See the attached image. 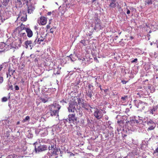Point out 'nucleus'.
<instances>
[{"label":"nucleus","instance_id":"13d9d810","mask_svg":"<svg viewBox=\"0 0 158 158\" xmlns=\"http://www.w3.org/2000/svg\"><path fill=\"white\" fill-rule=\"evenodd\" d=\"M121 82L123 84H124L126 83L127 81L124 80H122Z\"/></svg>","mask_w":158,"mask_h":158},{"label":"nucleus","instance_id":"603ef678","mask_svg":"<svg viewBox=\"0 0 158 158\" xmlns=\"http://www.w3.org/2000/svg\"><path fill=\"white\" fill-rule=\"evenodd\" d=\"M3 81V77H0V84H2Z\"/></svg>","mask_w":158,"mask_h":158},{"label":"nucleus","instance_id":"f03ea898","mask_svg":"<svg viewBox=\"0 0 158 158\" xmlns=\"http://www.w3.org/2000/svg\"><path fill=\"white\" fill-rule=\"evenodd\" d=\"M51 143L48 146L46 145H41L40 144V141H36L34 143V145L35 147V152L36 153H39L44 151L47 150L48 149V147L51 146Z\"/></svg>","mask_w":158,"mask_h":158},{"label":"nucleus","instance_id":"cd10ccee","mask_svg":"<svg viewBox=\"0 0 158 158\" xmlns=\"http://www.w3.org/2000/svg\"><path fill=\"white\" fill-rule=\"evenodd\" d=\"M28 133L27 135V137L29 139L32 138L33 136V135L31 131H28Z\"/></svg>","mask_w":158,"mask_h":158},{"label":"nucleus","instance_id":"f257e3e1","mask_svg":"<svg viewBox=\"0 0 158 158\" xmlns=\"http://www.w3.org/2000/svg\"><path fill=\"white\" fill-rule=\"evenodd\" d=\"M51 145V146L48 147V150H51V153L48 152L45 156L44 158H58L57 152H59L58 148L56 147V145L54 143H52Z\"/></svg>","mask_w":158,"mask_h":158},{"label":"nucleus","instance_id":"e433bc0d","mask_svg":"<svg viewBox=\"0 0 158 158\" xmlns=\"http://www.w3.org/2000/svg\"><path fill=\"white\" fill-rule=\"evenodd\" d=\"M153 1L152 0H147L146 2L148 5H151L152 4Z\"/></svg>","mask_w":158,"mask_h":158},{"label":"nucleus","instance_id":"72a5a7b5","mask_svg":"<svg viewBox=\"0 0 158 158\" xmlns=\"http://www.w3.org/2000/svg\"><path fill=\"white\" fill-rule=\"evenodd\" d=\"M158 69H156L155 71V75L154 76V77L155 79L158 78Z\"/></svg>","mask_w":158,"mask_h":158},{"label":"nucleus","instance_id":"ea45409f","mask_svg":"<svg viewBox=\"0 0 158 158\" xmlns=\"http://www.w3.org/2000/svg\"><path fill=\"white\" fill-rule=\"evenodd\" d=\"M127 96H124L123 97H121V99L123 101H126L127 99Z\"/></svg>","mask_w":158,"mask_h":158},{"label":"nucleus","instance_id":"a19ab883","mask_svg":"<svg viewBox=\"0 0 158 158\" xmlns=\"http://www.w3.org/2000/svg\"><path fill=\"white\" fill-rule=\"evenodd\" d=\"M8 2L6 0H4L3 2V5L4 6H6L7 5Z\"/></svg>","mask_w":158,"mask_h":158},{"label":"nucleus","instance_id":"de8ad7c7","mask_svg":"<svg viewBox=\"0 0 158 158\" xmlns=\"http://www.w3.org/2000/svg\"><path fill=\"white\" fill-rule=\"evenodd\" d=\"M7 100V98L6 97H3L2 99V102H5Z\"/></svg>","mask_w":158,"mask_h":158},{"label":"nucleus","instance_id":"a211bd4d","mask_svg":"<svg viewBox=\"0 0 158 158\" xmlns=\"http://www.w3.org/2000/svg\"><path fill=\"white\" fill-rule=\"evenodd\" d=\"M117 2L116 0H111L109 6L112 8H114L116 7Z\"/></svg>","mask_w":158,"mask_h":158},{"label":"nucleus","instance_id":"dca6fc26","mask_svg":"<svg viewBox=\"0 0 158 158\" xmlns=\"http://www.w3.org/2000/svg\"><path fill=\"white\" fill-rule=\"evenodd\" d=\"M28 2L27 1V12L28 14H31L32 13L33 11L35 9V8L32 5H28L27 3Z\"/></svg>","mask_w":158,"mask_h":158},{"label":"nucleus","instance_id":"6e6552de","mask_svg":"<svg viewBox=\"0 0 158 158\" xmlns=\"http://www.w3.org/2000/svg\"><path fill=\"white\" fill-rule=\"evenodd\" d=\"M18 37L19 39L20 44H21L23 40L27 38L26 33L22 30L19 31L18 33Z\"/></svg>","mask_w":158,"mask_h":158},{"label":"nucleus","instance_id":"8fccbe9b","mask_svg":"<svg viewBox=\"0 0 158 158\" xmlns=\"http://www.w3.org/2000/svg\"><path fill=\"white\" fill-rule=\"evenodd\" d=\"M139 118V120L140 121V122L141 123L143 122V118L139 116H138Z\"/></svg>","mask_w":158,"mask_h":158},{"label":"nucleus","instance_id":"f8f14e48","mask_svg":"<svg viewBox=\"0 0 158 158\" xmlns=\"http://www.w3.org/2000/svg\"><path fill=\"white\" fill-rule=\"evenodd\" d=\"M37 38H38V36H37ZM37 38L34 41V42L33 43L32 41L31 40H27L25 42V44L26 46V47L27 48H28L29 46V48L30 49H31L37 43Z\"/></svg>","mask_w":158,"mask_h":158},{"label":"nucleus","instance_id":"423d86ee","mask_svg":"<svg viewBox=\"0 0 158 158\" xmlns=\"http://www.w3.org/2000/svg\"><path fill=\"white\" fill-rule=\"evenodd\" d=\"M77 106V103L75 101H71L69 103V106L68 108L69 112H74L76 110V107Z\"/></svg>","mask_w":158,"mask_h":158},{"label":"nucleus","instance_id":"9d476101","mask_svg":"<svg viewBox=\"0 0 158 158\" xmlns=\"http://www.w3.org/2000/svg\"><path fill=\"white\" fill-rule=\"evenodd\" d=\"M62 126L61 125H57L54 126L52 127V133L53 135L60 132L62 130Z\"/></svg>","mask_w":158,"mask_h":158},{"label":"nucleus","instance_id":"4be33fe9","mask_svg":"<svg viewBox=\"0 0 158 158\" xmlns=\"http://www.w3.org/2000/svg\"><path fill=\"white\" fill-rule=\"evenodd\" d=\"M47 35V34L45 35L44 37L41 36L40 38H39L37 41V43L38 44H40L41 42L43 41L45 38V37Z\"/></svg>","mask_w":158,"mask_h":158},{"label":"nucleus","instance_id":"c756f323","mask_svg":"<svg viewBox=\"0 0 158 158\" xmlns=\"http://www.w3.org/2000/svg\"><path fill=\"white\" fill-rule=\"evenodd\" d=\"M40 100H41V102H43L44 103H46L48 101V98H40Z\"/></svg>","mask_w":158,"mask_h":158},{"label":"nucleus","instance_id":"c85d7f7f","mask_svg":"<svg viewBox=\"0 0 158 158\" xmlns=\"http://www.w3.org/2000/svg\"><path fill=\"white\" fill-rule=\"evenodd\" d=\"M84 103L83 100L81 98H79L78 100V104L79 105H81Z\"/></svg>","mask_w":158,"mask_h":158},{"label":"nucleus","instance_id":"bb28decb","mask_svg":"<svg viewBox=\"0 0 158 158\" xmlns=\"http://www.w3.org/2000/svg\"><path fill=\"white\" fill-rule=\"evenodd\" d=\"M8 72L9 76L10 77L11 75H13L14 73L15 72V70L9 68L8 69Z\"/></svg>","mask_w":158,"mask_h":158},{"label":"nucleus","instance_id":"f704fd0d","mask_svg":"<svg viewBox=\"0 0 158 158\" xmlns=\"http://www.w3.org/2000/svg\"><path fill=\"white\" fill-rule=\"evenodd\" d=\"M88 86L89 89H88L92 91L94 89L93 87V85H91L90 84H88Z\"/></svg>","mask_w":158,"mask_h":158},{"label":"nucleus","instance_id":"a18cd8bd","mask_svg":"<svg viewBox=\"0 0 158 158\" xmlns=\"http://www.w3.org/2000/svg\"><path fill=\"white\" fill-rule=\"evenodd\" d=\"M29 119L30 117L29 116H27L25 117V118L23 119V121L24 122H25L27 121H29Z\"/></svg>","mask_w":158,"mask_h":158},{"label":"nucleus","instance_id":"4c0bfd02","mask_svg":"<svg viewBox=\"0 0 158 158\" xmlns=\"http://www.w3.org/2000/svg\"><path fill=\"white\" fill-rule=\"evenodd\" d=\"M21 20L23 21H25L27 20V15H25V16H22L21 18Z\"/></svg>","mask_w":158,"mask_h":158},{"label":"nucleus","instance_id":"7c9ffc66","mask_svg":"<svg viewBox=\"0 0 158 158\" xmlns=\"http://www.w3.org/2000/svg\"><path fill=\"white\" fill-rule=\"evenodd\" d=\"M134 8H133V7H131L130 8V10L127 7L126 8V10H127L126 13L128 15L130 14V10H134Z\"/></svg>","mask_w":158,"mask_h":158},{"label":"nucleus","instance_id":"c9c22d12","mask_svg":"<svg viewBox=\"0 0 158 158\" xmlns=\"http://www.w3.org/2000/svg\"><path fill=\"white\" fill-rule=\"evenodd\" d=\"M5 44L4 43H0V49H2L5 47Z\"/></svg>","mask_w":158,"mask_h":158},{"label":"nucleus","instance_id":"3c124183","mask_svg":"<svg viewBox=\"0 0 158 158\" xmlns=\"http://www.w3.org/2000/svg\"><path fill=\"white\" fill-rule=\"evenodd\" d=\"M137 60H138L137 59V58H135L134 60H132L131 61V62L132 63H134V62L137 63Z\"/></svg>","mask_w":158,"mask_h":158},{"label":"nucleus","instance_id":"69168bd1","mask_svg":"<svg viewBox=\"0 0 158 158\" xmlns=\"http://www.w3.org/2000/svg\"><path fill=\"white\" fill-rule=\"evenodd\" d=\"M104 92L105 94H107V92L108 90V89H106L104 90Z\"/></svg>","mask_w":158,"mask_h":158},{"label":"nucleus","instance_id":"680f3d73","mask_svg":"<svg viewBox=\"0 0 158 158\" xmlns=\"http://www.w3.org/2000/svg\"><path fill=\"white\" fill-rule=\"evenodd\" d=\"M3 64H2L0 65V71L1 70L3 67Z\"/></svg>","mask_w":158,"mask_h":158},{"label":"nucleus","instance_id":"ddd939ff","mask_svg":"<svg viewBox=\"0 0 158 158\" xmlns=\"http://www.w3.org/2000/svg\"><path fill=\"white\" fill-rule=\"evenodd\" d=\"M147 123L149 126V127L148 128V130L154 129L156 126L155 123L151 119L147 121Z\"/></svg>","mask_w":158,"mask_h":158},{"label":"nucleus","instance_id":"39448f33","mask_svg":"<svg viewBox=\"0 0 158 158\" xmlns=\"http://www.w3.org/2000/svg\"><path fill=\"white\" fill-rule=\"evenodd\" d=\"M134 102L135 106L139 108V110L141 111L143 110L146 106H147L148 104L140 100H135Z\"/></svg>","mask_w":158,"mask_h":158},{"label":"nucleus","instance_id":"9b49d317","mask_svg":"<svg viewBox=\"0 0 158 158\" xmlns=\"http://www.w3.org/2000/svg\"><path fill=\"white\" fill-rule=\"evenodd\" d=\"M69 119H65V121L69 122V123H77V117H76L75 114H69L68 115Z\"/></svg>","mask_w":158,"mask_h":158},{"label":"nucleus","instance_id":"6e6d98bb","mask_svg":"<svg viewBox=\"0 0 158 158\" xmlns=\"http://www.w3.org/2000/svg\"><path fill=\"white\" fill-rule=\"evenodd\" d=\"M15 90H18L19 89V86L18 85H16L15 86Z\"/></svg>","mask_w":158,"mask_h":158},{"label":"nucleus","instance_id":"79ce46f5","mask_svg":"<svg viewBox=\"0 0 158 158\" xmlns=\"http://www.w3.org/2000/svg\"><path fill=\"white\" fill-rule=\"evenodd\" d=\"M148 118L147 117H145L143 118V122L147 123V121H148Z\"/></svg>","mask_w":158,"mask_h":158},{"label":"nucleus","instance_id":"c03bdc74","mask_svg":"<svg viewBox=\"0 0 158 158\" xmlns=\"http://www.w3.org/2000/svg\"><path fill=\"white\" fill-rule=\"evenodd\" d=\"M6 158H16V157L14 155H11L8 156Z\"/></svg>","mask_w":158,"mask_h":158},{"label":"nucleus","instance_id":"5701e85b","mask_svg":"<svg viewBox=\"0 0 158 158\" xmlns=\"http://www.w3.org/2000/svg\"><path fill=\"white\" fill-rule=\"evenodd\" d=\"M40 22L42 25H44L46 23V19L44 17H41L40 19Z\"/></svg>","mask_w":158,"mask_h":158},{"label":"nucleus","instance_id":"20e7f679","mask_svg":"<svg viewBox=\"0 0 158 158\" xmlns=\"http://www.w3.org/2000/svg\"><path fill=\"white\" fill-rule=\"evenodd\" d=\"M127 125L125 126V131L127 134H129L133 130V127L136 126L134 120L131 119L130 121L126 122Z\"/></svg>","mask_w":158,"mask_h":158},{"label":"nucleus","instance_id":"393cba45","mask_svg":"<svg viewBox=\"0 0 158 158\" xmlns=\"http://www.w3.org/2000/svg\"><path fill=\"white\" fill-rule=\"evenodd\" d=\"M58 111H53L51 109L50 110V113L51 116H57L58 115Z\"/></svg>","mask_w":158,"mask_h":158},{"label":"nucleus","instance_id":"bf43d9fd","mask_svg":"<svg viewBox=\"0 0 158 158\" xmlns=\"http://www.w3.org/2000/svg\"><path fill=\"white\" fill-rule=\"evenodd\" d=\"M118 11H119V12H121L123 10H122V8H121V7H119L118 8Z\"/></svg>","mask_w":158,"mask_h":158},{"label":"nucleus","instance_id":"0eeeda50","mask_svg":"<svg viewBox=\"0 0 158 158\" xmlns=\"http://www.w3.org/2000/svg\"><path fill=\"white\" fill-rule=\"evenodd\" d=\"M148 112L150 114L153 116L158 115V105L153 106L152 107H150Z\"/></svg>","mask_w":158,"mask_h":158},{"label":"nucleus","instance_id":"774afa93","mask_svg":"<svg viewBox=\"0 0 158 158\" xmlns=\"http://www.w3.org/2000/svg\"><path fill=\"white\" fill-rule=\"evenodd\" d=\"M52 14V13L51 12H49L48 13L47 15H50Z\"/></svg>","mask_w":158,"mask_h":158},{"label":"nucleus","instance_id":"7ed1b4c3","mask_svg":"<svg viewBox=\"0 0 158 158\" xmlns=\"http://www.w3.org/2000/svg\"><path fill=\"white\" fill-rule=\"evenodd\" d=\"M92 27H94V30L98 31L103 28V26L101 20L97 17H95L94 19V22L92 24Z\"/></svg>","mask_w":158,"mask_h":158},{"label":"nucleus","instance_id":"2eb2a0df","mask_svg":"<svg viewBox=\"0 0 158 158\" xmlns=\"http://www.w3.org/2000/svg\"><path fill=\"white\" fill-rule=\"evenodd\" d=\"M23 29H25L27 34V35L29 38H31L33 35V32L28 27L23 28Z\"/></svg>","mask_w":158,"mask_h":158},{"label":"nucleus","instance_id":"2f4dec72","mask_svg":"<svg viewBox=\"0 0 158 158\" xmlns=\"http://www.w3.org/2000/svg\"><path fill=\"white\" fill-rule=\"evenodd\" d=\"M57 70H56V69H55L54 71V74L55 75L56 74H59L60 73V71L59 70V67H58L57 69Z\"/></svg>","mask_w":158,"mask_h":158},{"label":"nucleus","instance_id":"4468645a","mask_svg":"<svg viewBox=\"0 0 158 158\" xmlns=\"http://www.w3.org/2000/svg\"><path fill=\"white\" fill-rule=\"evenodd\" d=\"M61 106L58 104L56 103H53L51 106V109L53 111L54 110L59 112V110Z\"/></svg>","mask_w":158,"mask_h":158},{"label":"nucleus","instance_id":"412c9836","mask_svg":"<svg viewBox=\"0 0 158 158\" xmlns=\"http://www.w3.org/2000/svg\"><path fill=\"white\" fill-rule=\"evenodd\" d=\"M82 106L83 108H84L85 110H88L89 109V107L90 106V105L88 103H84V102L81 105Z\"/></svg>","mask_w":158,"mask_h":158},{"label":"nucleus","instance_id":"49530a36","mask_svg":"<svg viewBox=\"0 0 158 158\" xmlns=\"http://www.w3.org/2000/svg\"><path fill=\"white\" fill-rule=\"evenodd\" d=\"M80 43H82L84 46L86 45V44L85 40H81L80 41Z\"/></svg>","mask_w":158,"mask_h":158},{"label":"nucleus","instance_id":"58836bf2","mask_svg":"<svg viewBox=\"0 0 158 158\" xmlns=\"http://www.w3.org/2000/svg\"><path fill=\"white\" fill-rule=\"evenodd\" d=\"M83 61H84L85 63H88L89 64L90 62L88 61L89 60H88L87 58L86 57V58H83V60H82Z\"/></svg>","mask_w":158,"mask_h":158},{"label":"nucleus","instance_id":"6ab92c4d","mask_svg":"<svg viewBox=\"0 0 158 158\" xmlns=\"http://www.w3.org/2000/svg\"><path fill=\"white\" fill-rule=\"evenodd\" d=\"M86 95L89 97L90 98H91L92 96V94H93V91L87 89L86 91Z\"/></svg>","mask_w":158,"mask_h":158},{"label":"nucleus","instance_id":"09e8293b","mask_svg":"<svg viewBox=\"0 0 158 158\" xmlns=\"http://www.w3.org/2000/svg\"><path fill=\"white\" fill-rule=\"evenodd\" d=\"M133 119L134 120V121H135V124L136 123L138 124V123H141L140 122V121H139V119L137 120L135 118H134Z\"/></svg>","mask_w":158,"mask_h":158},{"label":"nucleus","instance_id":"a878e982","mask_svg":"<svg viewBox=\"0 0 158 158\" xmlns=\"http://www.w3.org/2000/svg\"><path fill=\"white\" fill-rule=\"evenodd\" d=\"M68 57H69L70 59L72 61H74L76 60L75 58L76 56L74 55L71 54Z\"/></svg>","mask_w":158,"mask_h":158},{"label":"nucleus","instance_id":"052dcab7","mask_svg":"<svg viewBox=\"0 0 158 158\" xmlns=\"http://www.w3.org/2000/svg\"><path fill=\"white\" fill-rule=\"evenodd\" d=\"M105 119L106 120H108L109 119V117H108V116L107 115H105Z\"/></svg>","mask_w":158,"mask_h":158},{"label":"nucleus","instance_id":"b1692460","mask_svg":"<svg viewBox=\"0 0 158 158\" xmlns=\"http://www.w3.org/2000/svg\"><path fill=\"white\" fill-rule=\"evenodd\" d=\"M134 52L137 55L141 54L142 53L141 50L138 48H135L134 50Z\"/></svg>","mask_w":158,"mask_h":158},{"label":"nucleus","instance_id":"aec40b11","mask_svg":"<svg viewBox=\"0 0 158 158\" xmlns=\"http://www.w3.org/2000/svg\"><path fill=\"white\" fill-rule=\"evenodd\" d=\"M10 135V131H7L6 133H5L3 135H2L1 136V138L2 139H7L9 136Z\"/></svg>","mask_w":158,"mask_h":158},{"label":"nucleus","instance_id":"4d7b16f0","mask_svg":"<svg viewBox=\"0 0 158 158\" xmlns=\"http://www.w3.org/2000/svg\"><path fill=\"white\" fill-rule=\"evenodd\" d=\"M60 102H64L65 103H67V100H64V99H63L61 101H60Z\"/></svg>","mask_w":158,"mask_h":158},{"label":"nucleus","instance_id":"1a4fd4ad","mask_svg":"<svg viewBox=\"0 0 158 158\" xmlns=\"http://www.w3.org/2000/svg\"><path fill=\"white\" fill-rule=\"evenodd\" d=\"M96 110L94 113V114L95 118L98 120L101 119L103 116L102 110H99L96 108Z\"/></svg>","mask_w":158,"mask_h":158},{"label":"nucleus","instance_id":"0e129e2a","mask_svg":"<svg viewBox=\"0 0 158 158\" xmlns=\"http://www.w3.org/2000/svg\"><path fill=\"white\" fill-rule=\"evenodd\" d=\"M24 26H25V25H23V24H22L21 25V29H22L21 30H22L23 31V30H24V29H23V28L25 27H24Z\"/></svg>","mask_w":158,"mask_h":158},{"label":"nucleus","instance_id":"473e14b6","mask_svg":"<svg viewBox=\"0 0 158 158\" xmlns=\"http://www.w3.org/2000/svg\"><path fill=\"white\" fill-rule=\"evenodd\" d=\"M16 4L17 5H18L19 7L22 6V3L21 1L19 0H17Z\"/></svg>","mask_w":158,"mask_h":158},{"label":"nucleus","instance_id":"338daca9","mask_svg":"<svg viewBox=\"0 0 158 158\" xmlns=\"http://www.w3.org/2000/svg\"><path fill=\"white\" fill-rule=\"evenodd\" d=\"M155 153L158 152V147L156 149L154 152Z\"/></svg>","mask_w":158,"mask_h":158},{"label":"nucleus","instance_id":"f3484780","mask_svg":"<svg viewBox=\"0 0 158 158\" xmlns=\"http://www.w3.org/2000/svg\"><path fill=\"white\" fill-rule=\"evenodd\" d=\"M117 123L120 126V128H119V130L121 131L122 130L125 131V129H124V123L123 121L122 120H118L117 121Z\"/></svg>","mask_w":158,"mask_h":158},{"label":"nucleus","instance_id":"37998d69","mask_svg":"<svg viewBox=\"0 0 158 158\" xmlns=\"http://www.w3.org/2000/svg\"><path fill=\"white\" fill-rule=\"evenodd\" d=\"M8 87L7 89L9 90L10 89L11 90H13V86L12 85H10V84H8Z\"/></svg>","mask_w":158,"mask_h":158},{"label":"nucleus","instance_id":"5fc2aeb1","mask_svg":"<svg viewBox=\"0 0 158 158\" xmlns=\"http://www.w3.org/2000/svg\"><path fill=\"white\" fill-rule=\"evenodd\" d=\"M40 130L39 129H36L35 130V133L37 135H38L40 132Z\"/></svg>","mask_w":158,"mask_h":158},{"label":"nucleus","instance_id":"e2e57ef3","mask_svg":"<svg viewBox=\"0 0 158 158\" xmlns=\"http://www.w3.org/2000/svg\"><path fill=\"white\" fill-rule=\"evenodd\" d=\"M50 32L52 33H53V32H54L53 29L52 28H51V29H50Z\"/></svg>","mask_w":158,"mask_h":158},{"label":"nucleus","instance_id":"864d4df0","mask_svg":"<svg viewBox=\"0 0 158 158\" xmlns=\"http://www.w3.org/2000/svg\"><path fill=\"white\" fill-rule=\"evenodd\" d=\"M66 140V139L65 137H62L61 138V141L62 142H65Z\"/></svg>","mask_w":158,"mask_h":158}]
</instances>
